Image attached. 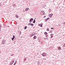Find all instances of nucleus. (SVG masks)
I'll list each match as a JSON object with an SVG mask.
<instances>
[{"instance_id":"obj_1","label":"nucleus","mask_w":65,"mask_h":65,"mask_svg":"<svg viewBox=\"0 0 65 65\" xmlns=\"http://www.w3.org/2000/svg\"><path fill=\"white\" fill-rule=\"evenodd\" d=\"M42 55L43 57H45L46 56V53L44 52L42 54Z\"/></svg>"},{"instance_id":"obj_14","label":"nucleus","mask_w":65,"mask_h":65,"mask_svg":"<svg viewBox=\"0 0 65 65\" xmlns=\"http://www.w3.org/2000/svg\"><path fill=\"white\" fill-rule=\"evenodd\" d=\"M49 19V18H48L45 20V21H48V20Z\"/></svg>"},{"instance_id":"obj_35","label":"nucleus","mask_w":65,"mask_h":65,"mask_svg":"<svg viewBox=\"0 0 65 65\" xmlns=\"http://www.w3.org/2000/svg\"><path fill=\"white\" fill-rule=\"evenodd\" d=\"M1 5V3H0V5Z\"/></svg>"},{"instance_id":"obj_6","label":"nucleus","mask_w":65,"mask_h":65,"mask_svg":"<svg viewBox=\"0 0 65 65\" xmlns=\"http://www.w3.org/2000/svg\"><path fill=\"white\" fill-rule=\"evenodd\" d=\"M14 60H12L11 62L10 63V65H11L12 64H13V63H14Z\"/></svg>"},{"instance_id":"obj_12","label":"nucleus","mask_w":65,"mask_h":65,"mask_svg":"<svg viewBox=\"0 0 65 65\" xmlns=\"http://www.w3.org/2000/svg\"><path fill=\"white\" fill-rule=\"evenodd\" d=\"M39 26L40 27H42V25H41V24H38Z\"/></svg>"},{"instance_id":"obj_11","label":"nucleus","mask_w":65,"mask_h":65,"mask_svg":"<svg viewBox=\"0 0 65 65\" xmlns=\"http://www.w3.org/2000/svg\"><path fill=\"white\" fill-rule=\"evenodd\" d=\"M53 35H53V34H51V36H52L51 37V38H53Z\"/></svg>"},{"instance_id":"obj_25","label":"nucleus","mask_w":65,"mask_h":65,"mask_svg":"<svg viewBox=\"0 0 65 65\" xmlns=\"http://www.w3.org/2000/svg\"><path fill=\"white\" fill-rule=\"evenodd\" d=\"M14 54H12V55H11V56H13V55Z\"/></svg>"},{"instance_id":"obj_5","label":"nucleus","mask_w":65,"mask_h":65,"mask_svg":"<svg viewBox=\"0 0 65 65\" xmlns=\"http://www.w3.org/2000/svg\"><path fill=\"white\" fill-rule=\"evenodd\" d=\"M6 41L5 40H3L2 42V44H5Z\"/></svg>"},{"instance_id":"obj_32","label":"nucleus","mask_w":65,"mask_h":65,"mask_svg":"<svg viewBox=\"0 0 65 65\" xmlns=\"http://www.w3.org/2000/svg\"><path fill=\"white\" fill-rule=\"evenodd\" d=\"M39 42H40V40H39L38 41Z\"/></svg>"},{"instance_id":"obj_10","label":"nucleus","mask_w":65,"mask_h":65,"mask_svg":"<svg viewBox=\"0 0 65 65\" xmlns=\"http://www.w3.org/2000/svg\"><path fill=\"white\" fill-rule=\"evenodd\" d=\"M58 50L59 51L61 50V47H58Z\"/></svg>"},{"instance_id":"obj_23","label":"nucleus","mask_w":65,"mask_h":65,"mask_svg":"<svg viewBox=\"0 0 65 65\" xmlns=\"http://www.w3.org/2000/svg\"><path fill=\"white\" fill-rule=\"evenodd\" d=\"M14 5H15V4H14L12 5L13 6H14Z\"/></svg>"},{"instance_id":"obj_3","label":"nucleus","mask_w":65,"mask_h":65,"mask_svg":"<svg viewBox=\"0 0 65 65\" xmlns=\"http://www.w3.org/2000/svg\"><path fill=\"white\" fill-rule=\"evenodd\" d=\"M44 34L46 35L45 36L46 37H47L48 35H47V33L46 32H44Z\"/></svg>"},{"instance_id":"obj_15","label":"nucleus","mask_w":65,"mask_h":65,"mask_svg":"<svg viewBox=\"0 0 65 65\" xmlns=\"http://www.w3.org/2000/svg\"><path fill=\"white\" fill-rule=\"evenodd\" d=\"M29 10V8H27L26 9V11H28Z\"/></svg>"},{"instance_id":"obj_20","label":"nucleus","mask_w":65,"mask_h":65,"mask_svg":"<svg viewBox=\"0 0 65 65\" xmlns=\"http://www.w3.org/2000/svg\"><path fill=\"white\" fill-rule=\"evenodd\" d=\"M2 27V26L0 24V31L1 30V28Z\"/></svg>"},{"instance_id":"obj_21","label":"nucleus","mask_w":65,"mask_h":65,"mask_svg":"<svg viewBox=\"0 0 65 65\" xmlns=\"http://www.w3.org/2000/svg\"><path fill=\"white\" fill-rule=\"evenodd\" d=\"M49 49H51V50H52V47H50V48H49Z\"/></svg>"},{"instance_id":"obj_36","label":"nucleus","mask_w":65,"mask_h":65,"mask_svg":"<svg viewBox=\"0 0 65 65\" xmlns=\"http://www.w3.org/2000/svg\"><path fill=\"white\" fill-rule=\"evenodd\" d=\"M34 44V43H33V44Z\"/></svg>"},{"instance_id":"obj_17","label":"nucleus","mask_w":65,"mask_h":65,"mask_svg":"<svg viewBox=\"0 0 65 65\" xmlns=\"http://www.w3.org/2000/svg\"><path fill=\"white\" fill-rule=\"evenodd\" d=\"M27 26H25V28H24V29L25 30L26 29H27Z\"/></svg>"},{"instance_id":"obj_16","label":"nucleus","mask_w":65,"mask_h":65,"mask_svg":"<svg viewBox=\"0 0 65 65\" xmlns=\"http://www.w3.org/2000/svg\"><path fill=\"white\" fill-rule=\"evenodd\" d=\"M15 17L16 18H19V16L17 15H15Z\"/></svg>"},{"instance_id":"obj_7","label":"nucleus","mask_w":65,"mask_h":65,"mask_svg":"<svg viewBox=\"0 0 65 65\" xmlns=\"http://www.w3.org/2000/svg\"><path fill=\"white\" fill-rule=\"evenodd\" d=\"M33 21V19L31 18V19L29 21V22H31L32 21Z\"/></svg>"},{"instance_id":"obj_8","label":"nucleus","mask_w":65,"mask_h":65,"mask_svg":"<svg viewBox=\"0 0 65 65\" xmlns=\"http://www.w3.org/2000/svg\"><path fill=\"white\" fill-rule=\"evenodd\" d=\"M53 14H49V17L50 18H52V15H53Z\"/></svg>"},{"instance_id":"obj_9","label":"nucleus","mask_w":65,"mask_h":65,"mask_svg":"<svg viewBox=\"0 0 65 65\" xmlns=\"http://www.w3.org/2000/svg\"><path fill=\"white\" fill-rule=\"evenodd\" d=\"M35 35L34 34V32H32V34L31 35V37H32V36H34V35Z\"/></svg>"},{"instance_id":"obj_13","label":"nucleus","mask_w":65,"mask_h":65,"mask_svg":"<svg viewBox=\"0 0 65 65\" xmlns=\"http://www.w3.org/2000/svg\"><path fill=\"white\" fill-rule=\"evenodd\" d=\"M36 37H36V36H35L34 37V39H36Z\"/></svg>"},{"instance_id":"obj_2","label":"nucleus","mask_w":65,"mask_h":65,"mask_svg":"<svg viewBox=\"0 0 65 65\" xmlns=\"http://www.w3.org/2000/svg\"><path fill=\"white\" fill-rule=\"evenodd\" d=\"M44 13H45L43 11H41V12L40 14L41 15H43V14H44Z\"/></svg>"},{"instance_id":"obj_28","label":"nucleus","mask_w":65,"mask_h":65,"mask_svg":"<svg viewBox=\"0 0 65 65\" xmlns=\"http://www.w3.org/2000/svg\"><path fill=\"white\" fill-rule=\"evenodd\" d=\"M15 37L14 36H13V38H14V37Z\"/></svg>"},{"instance_id":"obj_19","label":"nucleus","mask_w":65,"mask_h":65,"mask_svg":"<svg viewBox=\"0 0 65 65\" xmlns=\"http://www.w3.org/2000/svg\"><path fill=\"white\" fill-rule=\"evenodd\" d=\"M50 33H53V31L52 30H50Z\"/></svg>"},{"instance_id":"obj_18","label":"nucleus","mask_w":65,"mask_h":65,"mask_svg":"<svg viewBox=\"0 0 65 65\" xmlns=\"http://www.w3.org/2000/svg\"><path fill=\"white\" fill-rule=\"evenodd\" d=\"M35 23V20L34 19V21L33 22V23Z\"/></svg>"},{"instance_id":"obj_34","label":"nucleus","mask_w":65,"mask_h":65,"mask_svg":"<svg viewBox=\"0 0 65 65\" xmlns=\"http://www.w3.org/2000/svg\"><path fill=\"white\" fill-rule=\"evenodd\" d=\"M45 16H44V18H45Z\"/></svg>"},{"instance_id":"obj_4","label":"nucleus","mask_w":65,"mask_h":65,"mask_svg":"<svg viewBox=\"0 0 65 65\" xmlns=\"http://www.w3.org/2000/svg\"><path fill=\"white\" fill-rule=\"evenodd\" d=\"M28 25H31V26H34V24H33L31 23H28Z\"/></svg>"},{"instance_id":"obj_26","label":"nucleus","mask_w":65,"mask_h":65,"mask_svg":"<svg viewBox=\"0 0 65 65\" xmlns=\"http://www.w3.org/2000/svg\"><path fill=\"white\" fill-rule=\"evenodd\" d=\"M41 44H43V42H41Z\"/></svg>"},{"instance_id":"obj_33","label":"nucleus","mask_w":65,"mask_h":65,"mask_svg":"<svg viewBox=\"0 0 65 65\" xmlns=\"http://www.w3.org/2000/svg\"><path fill=\"white\" fill-rule=\"evenodd\" d=\"M21 34V31L20 33V34Z\"/></svg>"},{"instance_id":"obj_24","label":"nucleus","mask_w":65,"mask_h":65,"mask_svg":"<svg viewBox=\"0 0 65 65\" xmlns=\"http://www.w3.org/2000/svg\"><path fill=\"white\" fill-rule=\"evenodd\" d=\"M24 60L25 61H26V58H24Z\"/></svg>"},{"instance_id":"obj_27","label":"nucleus","mask_w":65,"mask_h":65,"mask_svg":"<svg viewBox=\"0 0 65 65\" xmlns=\"http://www.w3.org/2000/svg\"><path fill=\"white\" fill-rule=\"evenodd\" d=\"M14 39V38H12V40H13Z\"/></svg>"},{"instance_id":"obj_37","label":"nucleus","mask_w":65,"mask_h":65,"mask_svg":"<svg viewBox=\"0 0 65 65\" xmlns=\"http://www.w3.org/2000/svg\"><path fill=\"white\" fill-rule=\"evenodd\" d=\"M64 2H65V0H64Z\"/></svg>"},{"instance_id":"obj_22","label":"nucleus","mask_w":65,"mask_h":65,"mask_svg":"<svg viewBox=\"0 0 65 65\" xmlns=\"http://www.w3.org/2000/svg\"><path fill=\"white\" fill-rule=\"evenodd\" d=\"M63 24L64 26H65V22H63Z\"/></svg>"},{"instance_id":"obj_30","label":"nucleus","mask_w":65,"mask_h":65,"mask_svg":"<svg viewBox=\"0 0 65 65\" xmlns=\"http://www.w3.org/2000/svg\"><path fill=\"white\" fill-rule=\"evenodd\" d=\"M63 46H65V43L64 44Z\"/></svg>"},{"instance_id":"obj_31","label":"nucleus","mask_w":65,"mask_h":65,"mask_svg":"<svg viewBox=\"0 0 65 65\" xmlns=\"http://www.w3.org/2000/svg\"><path fill=\"white\" fill-rule=\"evenodd\" d=\"M54 29V28H53V27H52L51 28V29Z\"/></svg>"},{"instance_id":"obj_29","label":"nucleus","mask_w":65,"mask_h":65,"mask_svg":"<svg viewBox=\"0 0 65 65\" xmlns=\"http://www.w3.org/2000/svg\"><path fill=\"white\" fill-rule=\"evenodd\" d=\"M47 31H49V29H48V28L47 29Z\"/></svg>"}]
</instances>
